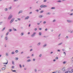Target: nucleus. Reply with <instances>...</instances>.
<instances>
[{
  "instance_id": "f257e3e1",
  "label": "nucleus",
  "mask_w": 73,
  "mask_h": 73,
  "mask_svg": "<svg viewBox=\"0 0 73 73\" xmlns=\"http://www.w3.org/2000/svg\"><path fill=\"white\" fill-rule=\"evenodd\" d=\"M12 17H13V15H10L8 17V20H11Z\"/></svg>"
},
{
  "instance_id": "f03ea898",
  "label": "nucleus",
  "mask_w": 73,
  "mask_h": 73,
  "mask_svg": "<svg viewBox=\"0 0 73 73\" xmlns=\"http://www.w3.org/2000/svg\"><path fill=\"white\" fill-rule=\"evenodd\" d=\"M68 32L71 34L73 33V30L72 29H70L68 30Z\"/></svg>"
},
{
  "instance_id": "7ed1b4c3",
  "label": "nucleus",
  "mask_w": 73,
  "mask_h": 73,
  "mask_svg": "<svg viewBox=\"0 0 73 73\" xmlns=\"http://www.w3.org/2000/svg\"><path fill=\"white\" fill-rule=\"evenodd\" d=\"M15 20V18H13L10 21V24H11V23H12L13 22V21H14V20Z\"/></svg>"
},
{
  "instance_id": "20e7f679",
  "label": "nucleus",
  "mask_w": 73,
  "mask_h": 73,
  "mask_svg": "<svg viewBox=\"0 0 73 73\" xmlns=\"http://www.w3.org/2000/svg\"><path fill=\"white\" fill-rule=\"evenodd\" d=\"M36 34V33L34 32L31 35V37H33L34 36H35V35Z\"/></svg>"
},
{
  "instance_id": "39448f33",
  "label": "nucleus",
  "mask_w": 73,
  "mask_h": 73,
  "mask_svg": "<svg viewBox=\"0 0 73 73\" xmlns=\"http://www.w3.org/2000/svg\"><path fill=\"white\" fill-rule=\"evenodd\" d=\"M66 21L68 23H72V21L71 20H66Z\"/></svg>"
},
{
  "instance_id": "423d86ee",
  "label": "nucleus",
  "mask_w": 73,
  "mask_h": 73,
  "mask_svg": "<svg viewBox=\"0 0 73 73\" xmlns=\"http://www.w3.org/2000/svg\"><path fill=\"white\" fill-rule=\"evenodd\" d=\"M6 63H5V62H4V63H3V64H5V65H7V64H8V60H7L6 61Z\"/></svg>"
},
{
  "instance_id": "0eeeda50",
  "label": "nucleus",
  "mask_w": 73,
  "mask_h": 73,
  "mask_svg": "<svg viewBox=\"0 0 73 73\" xmlns=\"http://www.w3.org/2000/svg\"><path fill=\"white\" fill-rule=\"evenodd\" d=\"M5 56L6 57H8L9 56V54L8 52H6L5 53Z\"/></svg>"
},
{
  "instance_id": "6e6552de",
  "label": "nucleus",
  "mask_w": 73,
  "mask_h": 73,
  "mask_svg": "<svg viewBox=\"0 0 73 73\" xmlns=\"http://www.w3.org/2000/svg\"><path fill=\"white\" fill-rule=\"evenodd\" d=\"M65 73H72V72L69 71H66Z\"/></svg>"
},
{
  "instance_id": "1a4fd4ad",
  "label": "nucleus",
  "mask_w": 73,
  "mask_h": 73,
  "mask_svg": "<svg viewBox=\"0 0 73 73\" xmlns=\"http://www.w3.org/2000/svg\"><path fill=\"white\" fill-rule=\"evenodd\" d=\"M29 18V16L26 17L25 19V20H28Z\"/></svg>"
},
{
  "instance_id": "9d476101",
  "label": "nucleus",
  "mask_w": 73,
  "mask_h": 73,
  "mask_svg": "<svg viewBox=\"0 0 73 73\" xmlns=\"http://www.w3.org/2000/svg\"><path fill=\"white\" fill-rule=\"evenodd\" d=\"M22 12H23V11L21 10V11H19V12L18 13V15H19V14H20V13H22Z\"/></svg>"
},
{
  "instance_id": "9b49d317",
  "label": "nucleus",
  "mask_w": 73,
  "mask_h": 73,
  "mask_svg": "<svg viewBox=\"0 0 73 73\" xmlns=\"http://www.w3.org/2000/svg\"><path fill=\"white\" fill-rule=\"evenodd\" d=\"M42 17H43V15H40L38 16V17L40 19V18H42Z\"/></svg>"
},
{
  "instance_id": "f8f14e48",
  "label": "nucleus",
  "mask_w": 73,
  "mask_h": 73,
  "mask_svg": "<svg viewBox=\"0 0 73 73\" xmlns=\"http://www.w3.org/2000/svg\"><path fill=\"white\" fill-rule=\"evenodd\" d=\"M5 39L6 41H7L8 39V36H6L5 38Z\"/></svg>"
},
{
  "instance_id": "ddd939ff",
  "label": "nucleus",
  "mask_w": 73,
  "mask_h": 73,
  "mask_svg": "<svg viewBox=\"0 0 73 73\" xmlns=\"http://www.w3.org/2000/svg\"><path fill=\"white\" fill-rule=\"evenodd\" d=\"M62 70L63 72H65V67H64L63 68Z\"/></svg>"
},
{
  "instance_id": "4468645a",
  "label": "nucleus",
  "mask_w": 73,
  "mask_h": 73,
  "mask_svg": "<svg viewBox=\"0 0 73 73\" xmlns=\"http://www.w3.org/2000/svg\"><path fill=\"white\" fill-rule=\"evenodd\" d=\"M24 33L22 32L21 34V36H23V35H24Z\"/></svg>"
},
{
  "instance_id": "2eb2a0df",
  "label": "nucleus",
  "mask_w": 73,
  "mask_h": 73,
  "mask_svg": "<svg viewBox=\"0 0 73 73\" xmlns=\"http://www.w3.org/2000/svg\"><path fill=\"white\" fill-rule=\"evenodd\" d=\"M55 22H56V19H54L52 21V23H54Z\"/></svg>"
},
{
  "instance_id": "dca6fc26",
  "label": "nucleus",
  "mask_w": 73,
  "mask_h": 73,
  "mask_svg": "<svg viewBox=\"0 0 73 73\" xmlns=\"http://www.w3.org/2000/svg\"><path fill=\"white\" fill-rule=\"evenodd\" d=\"M44 5H40V8H44Z\"/></svg>"
},
{
  "instance_id": "f3484780",
  "label": "nucleus",
  "mask_w": 73,
  "mask_h": 73,
  "mask_svg": "<svg viewBox=\"0 0 73 73\" xmlns=\"http://www.w3.org/2000/svg\"><path fill=\"white\" fill-rule=\"evenodd\" d=\"M5 69H6V68L5 67H3L2 68V70H5Z\"/></svg>"
},
{
  "instance_id": "a211bd4d",
  "label": "nucleus",
  "mask_w": 73,
  "mask_h": 73,
  "mask_svg": "<svg viewBox=\"0 0 73 73\" xmlns=\"http://www.w3.org/2000/svg\"><path fill=\"white\" fill-rule=\"evenodd\" d=\"M41 44V42H39L37 44V46H40Z\"/></svg>"
},
{
  "instance_id": "6ab92c4d",
  "label": "nucleus",
  "mask_w": 73,
  "mask_h": 73,
  "mask_svg": "<svg viewBox=\"0 0 73 73\" xmlns=\"http://www.w3.org/2000/svg\"><path fill=\"white\" fill-rule=\"evenodd\" d=\"M15 52L16 53H19V50H15Z\"/></svg>"
},
{
  "instance_id": "aec40b11",
  "label": "nucleus",
  "mask_w": 73,
  "mask_h": 73,
  "mask_svg": "<svg viewBox=\"0 0 73 73\" xmlns=\"http://www.w3.org/2000/svg\"><path fill=\"white\" fill-rule=\"evenodd\" d=\"M42 34V33H41V32H39V36H41Z\"/></svg>"
},
{
  "instance_id": "412c9836",
  "label": "nucleus",
  "mask_w": 73,
  "mask_h": 73,
  "mask_svg": "<svg viewBox=\"0 0 73 73\" xmlns=\"http://www.w3.org/2000/svg\"><path fill=\"white\" fill-rule=\"evenodd\" d=\"M13 30L14 31H17V30L16 29L14 28H13Z\"/></svg>"
},
{
  "instance_id": "4be33fe9",
  "label": "nucleus",
  "mask_w": 73,
  "mask_h": 73,
  "mask_svg": "<svg viewBox=\"0 0 73 73\" xmlns=\"http://www.w3.org/2000/svg\"><path fill=\"white\" fill-rule=\"evenodd\" d=\"M46 15H50V12H49L46 13Z\"/></svg>"
},
{
  "instance_id": "5701e85b",
  "label": "nucleus",
  "mask_w": 73,
  "mask_h": 73,
  "mask_svg": "<svg viewBox=\"0 0 73 73\" xmlns=\"http://www.w3.org/2000/svg\"><path fill=\"white\" fill-rule=\"evenodd\" d=\"M5 27L3 28V29L1 30L2 32L4 31V30H5Z\"/></svg>"
},
{
  "instance_id": "b1692460",
  "label": "nucleus",
  "mask_w": 73,
  "mask_h": 73,
  "mask_svg": "<svg viewBox=\"0 0 73 73\" xmlns=\"http://www.w3.org/2000/svg\"><path fill=\"white\" fill-rule=\"evenodd\" d=\"M4 10L5 11H7L8 10V9L7 8H5V9Z\"/></svg>"
},
{
  "instance_id": "393cba45",
  "label": "nucleus",
  "mask_w": 73,
  "mask_h": 73,
  "mask_svg": "<svg viewBox=\"0 0 73 73\" xmlns=\"http://www.w3.org/2000/svg\"><path fill=\"white\" fill-rule=\"evenodd\" d=\"M34 72L35 73H36L37 72V69L35 68L34 69Z\"/></svg>"
},
{
  "instance_id": "a878e982",
  "label": "nucleus",
  "mask_w": 73,
  "mask_h": 73,
  "mask_svg": "<svg viewBox=\"0 0 73 73\" xmlns=\"http://www.w3.org/2000/svg\"><path fill=\"white\" fill-rule=\"evenodd\" d=\"M30 61H31V59H29L27 60V62H30Z\"/></svg>"
},
{
  "instance_id": "bb28decb",
  "label": "nucleus",
  "mask_w": 73,
  "mask_h": 73,
  "mask_svg": "<svg viewBox=\"0 0 73 73\" xmlns=\"http://www.w3.org/2000/svg\"><path fill=\"white\" fill-rule=\"evenodd\" d=\"M56 9V8H55V7H52L51 9Z\"/></svg>"
},
{
  "instance_id": "cd10ccee",
  "label": "nucleus",
  "mask_w": 73,
  "mask_h": 73,
  "mask_svg": "<svg viewBox=\"0 0 73 73\" xmlns=\"http://www.w3.org/2000/svg\"><path fill=\"white\" fill-rule=\"evenodd\" d=\"M47 45V44H46L43 46V47H45V46H46Z\"/></svg>"
},
{
  "instance_id": "c85d7f7f",
  "label": "nucleus",
  "mask_w": 73,
  "mask_h": 73,
  "mask_svg": "<svg viewBox=\"0 0 73 73\" xmlns=\"http://www.w3.org/2000/svg\"><path fill=\"white\" fill-rule=\"evenodd\" d=\"M62 44V42H61L60 43H59L58 44V46H59V45H61Z\"/></svg>"
},
{
  "instance_id": "c756f323",
  "label": "nucleus",
  "mask_w": 73,
  "mask_h": 73,
  "mask_svg": "<svg viewBox=\"0 0 73 73\" xmlns=\"http://www.w3.org/2000/svg\"><path fill=\"white\" fill-rule=\"evenodd\" d=\"M18 59H19V58H18V57H16V58H15V60H18Z\"/></svg>"
},
{
  "instance_id": "7c9ffc66",
  "label": "nucleus",
  "mask_w": 73,
  "mask_h": 73,
  "mask_svg": "<svg viewBox=\"0 0 73 73\" xmlns=\"http://www.w3.org/2000/svg\"><path fill=\"white\" fill-rule=\"evenodd\" d=\"M57 3H61V0H59L56 1Z\"/></svg>"
},
{
  "instance_id": "2f4dec72",
  "label": "nucleus",
  "mask_w": 73,
  "mask_h": 73,
  "mask_svg": "<svg viewBox=\"0 0 73 73\" xmlns=\"http://www.w3.org/2000/svg\"><path fill=\"white\" fill-rule=\"evenodd\" d=\"M8 9L9 10H10V9H12V6H11L10 7H9L8 8Z\"/></svg>"
},
{
  "instance_id": "473e14b6",
  "label": "nucleus",
  "mask_w": 73,
  "mask_h": 73,
  "mask_svg": "<svg viewBox=\"0 0 73 73\" xmlns=\"http://www.w3.org/2000/svg\"><path fill=\"white\" fill-rule=\"evenodd\" d=\"M9 32H12V29H9Z\"/></svg>"
},
{
  "instance_id": "72a5a7b5",
  "label": "nucleus",
  "mask_w": 73,
  "mask_h": 73,
  "mask_svg": "<svg viewBox=\"0 0 73 73\" xmlns=\"http://www.w3.org/2000/svg\"><path fill=\"white\" fill-rule=\"evenodd\" d=\"M44 12V10H42L40 12V13H43V12Z\"/></svg>"
},
{
  "instance_id": "f704fd0d",
  "label": "nucleus",
  "mask_w": 73,
  "mask_h": 73,
  "mask_svg": "<svg viewBox=\"0 0 73 73\" xmlns=\"http://www.w3.org/2000/svg\"><path fill=\"white\" fill-rule=\"evenodd\" d=\"M61 33H60L58 36V37H60V36H61Z\"/></svg>"
},
{
  "instance_id": "c9c22d12",
  "label": "nucleus",
  "mask_w": 73,
  "mask_h": 73,
  "mask_svg": "<svg viewBox=\"0 0 73 73\" xmlns=\"http://www.w3.org/2000/svg\"><path fill=\"white\" fill-rule=\"evenodd\" d=\"M11 54H15V52L13 51L11 53Z\"/></svg>"
},
{
  "instance_id": "e433bc0d",
  "label": "nucleus",
  "mask_w": 73,
  "mask_h": 73,
  "mask_svg": "<svg viewBox=\"0 0 73 73\" xmlns=\"http://www.w3.org/2000/svg\"><path fill=\"white\" fill-rule=\"evenodd\" d=\"M48 6L46 5H44V8H46V7H47Z\"/></svg>"
},
{
  "instance_id": "4c0bfd02",
  "label": "nucleus",
  "mask_w": 73,
  "mask_h": 73,
  "mask_svg": "<svg viewBox=\"0 0 73 73\" xmlns=\"http://www.w3.org/2000/svg\"><path fill=\"white\" fill-rule=\"evenodd\" d=\"M8 34H9V32H8L6 34V36H7V35H8Z\"/></svg>"
},
{
  "instance_id": "58836bf2",
  "label": "nucleus",
  "mask_w": 73,
  "mask_h": 73,
  "mask_svg": "<svg viewBox=\"0 0 73 73\" xmlns=\"http://www.w3.org/2000/svg\"><path fill=\"white\" fill-rule=\"evenodd\" d=\"M70 16H72L73 15V13H71L69 14Z\"/></svg>"
},
{
  "instance_id": "ea45409f",
  "label": "nucleus",
  "mask_w": 73,
  "mask_h": 73,
  "mask_svg": "<svg viewBox=\"0 0 73 73\" xmlns=\"http://www.w3.org/2000/svg\"><path fill=\"white\" fill-rule=\"evenodd\" d=\"M46 21H44L43 22V24H46Z\"/></svg>"
},
{
  "instance_id": "a19ab883",
  "label": "nucleus",
  "mask_w": 73,
  "mask_h": 73,
  "mask_svg": "<svg viewBox=\"0 0 73 73\" xmlns=\"http://www.w3.org/2000/svg\"><path fill=\"white\" fill-rule=\"evenodd\" d=\"M19 67L20 68H22V66H21V65L19 64Z\"/></svg>"
},
{
  "instance_id": "79ce46f5",
  "label": "nucleus",
  "mask_w": 73,
  "mask_h": 73,
  "mask_svg": "<svg viewBox=\"0 0 73 73\" xmlns=\"http://www.w3.org/2000/svg\"><path fill=\"white\" fill-rule=\"evenodd\" d=\"M12 64H13L14 65L15 64V63H14V61H12Z\"/></svg>"
},
{
  "instance_id": "37998d69",
  "label": "nucleus",
  "mask_w": 73,
  "mask_h": 73,
  "mask_svg": "<svg viewBox=\"0 0 73 73\" xmlns=\"http://www.w3.org/2000/svg\"><path fill=\"white\" fill-rule=\"evenodd\" d=\"M41 56H42V54H40L39 55V57H41Z\"/></svg>"
},
{
  "instance_id": "c03bdc74",
  "label": "nucleus",
  "mask_w": 73,
  "mask_h": 73,
  "mask_svg": "<svg viewBox=\"0 0 73 73\" xmlns=\"http://www.w3.org/2000/svg\"><path fill=\"white\" fill-rule=\"evenodd\" d=\"M63 54H65V55H66V53H65V52H63Z\"/></svg>"
},
{
  "instance_id": "a18cd8bd",
  "label": "nucleus",
  "mask_w": 73,
  "mask_h": 73,
  "mask_svg": "<svg viewBox=\"0 0 73 73\" xmlns=\"http://www.w3.org/2000/svg\"><path fill=\"white\" fill-rule=\"evenodd\" d=\"M66 62L65 61H64L63 62V64H66Z\"/></svg>"
},
{
  "instance_id": "49530a36",
  "label": "nucleus",
  "mask_w": 73,
  "mask_h": 73,
  "mask_svg": "<svg viewBox=\"0 0 73 73\" xmlns=\"http://www.w3.org/2000/svg\"><path fill=\"white\" fill-rule=\"evenodd\" d=\"M35 60H36V59H35V58H33V61H35Z\"/></svg>"
},
{
  "instance_id": "de8ad7c7",
  "label": "nucleus",
  "mask_w": 73,
  "mask_h": 73,
  "mask_svg": "<svg viewBox=\"0 0 73 73\" xmlns=\"http://www.w3.org/2000/svg\"><path fill=\"white\" fill-rule=\"evenodd\" d=\"M55 59L56 60H58V57H56L55 58Z\"/></svg>"
},
{
  "instance_id": "09e8293b",
  "label": "nucleus",
  "mask_w": 73,
  "mask_h": 73,
  "mask_svg": "<svg viewBox=\"0 0 73 73\" xmlns=\"http://www.w3.org/2000/svg\"><path fill=\"white\" fill-rule=\"evenodd\" d=\"M37 28H36L34 29V31H37Z\"/></svg>"
},
{
  "instance_id": "8fccbe9b",
  "label": "nucleus",
  "mask_w": 73,
  "mask_h": 73,
  "mask_svg": "<svg viewBox=\"0 0 73 73\" xmlns=\"http://www.w3.org/2000/svg\"><path fill=\"white\" fill-rule=\"evenodd\" d=\"M14 68L15 67L14 66H12L11 67V69H14Z\"/></svg>"
},
{
  "instance_id": "3c124183",
  "label": "nucleus",
  "mask_w": 73,
  "mask_h": 73,
  "mask_svg": "<svg viewBox=\"0 0 73 73\" xmlns=\"http://www.w3.org/2000/svg\"><path fill=\"white\" fill-rule=\"evenodd\" d=\"M55 73H59V72L58 71H57L55 72Z\"/></svg>"
},
{
  "instance_id": "603ef678",
  "label": "nucleus",
  "mask_w": 73,
  "mask_h": 73,
  "mask_svg": "<svg viewBox=\"0 0 73 73\" xmlns=\"http://www.w3.org/2000/svg\"><path fill=\"white\" fill-rule=\"evenodd\" d=\"M37 24L38 25H39L40 24V23H37Z\"/></svg>"
},
{
  "instance_id": "864d4df0",
  "label": "nucleus",
  "mask_w": 73,
  "mask_h": 73,
  "mask_svg": "<svg viewBox=\"0 0 73 73\" xmlns=\"http://www.w3.org/2000/svg\"><path fill=\"white\" fill-rule=\"evenodd\" d=\"M35 11H36V12H38V11H39V10H38V9H37V10H35Z\"/></svg>"
},
{
  "instance_id": "5fc2aeb1",
  "label": "nucleus",
  "mask_w": 73,
  "mask_h": 73,
  "mask_svg": "<svg viewBox=\"0 0 73 73\" xmlns=\"http://www.w3.org/2000/svg\"><path fill=\"white\" fill-rule=\"evenodd\" d=\"M18 20L19 21H20L21 19L20 18H18Z\"/></svg>"
},
{
  "instance_id": "6e6d98bb",
  "label": "nucleus",
  "mask_w": 73,
  "mask_h": 73,
  "mask_svg": "<svg viewBox=\"0 0 73 73\" xmlns=\"http://www.w3.org/2000/svg\"><path fill=\"white\" fill-rule=\"evenodd\" d=\"M16 72V70H13V72Z\"/></svg>"
},
{
  "instance_id": "4d7b16f0",
  "label": "nucleus",
  "mask_w": 73,
  "mask_h": 73,
  "mask_svg": "<svg viewBox=\"0 0 73 73\" xmlns=\"http://www.w3.org/2000/svg\"><path fill=\"white\" fill-rule=\"evenodd\" d=\"M48 30V29L46 28L45 29V31H46Z\"/></svg>"
},
{
  "instance_id": "13d9d810",
  "label": "nucleus",
  "mask_w": 73,
  "mask_h": 73,
  "mask_svg": "<svg viewBox=\"0 0 73 73\" xmlns=\"http://www.w3.org/2000/svg\"><path fill=\"white\" fill-rule=\"evenodd\" d=\"M73 9H72L70 10L71 12H73Z\"/></svg>"
},
{
  "instance_id": "bf43d9fd",
  "label": "nucleus",
  "mask_w": 73,
  "mask_h": 73,
  "mask_svg": "<svg viewBox=\"0 0 73 73\" xmlns=\"http://www.w3.org/2000/svg\"><path fill=\"white\" fill-rule=\"evenodd\" d=\"M18 1V0H14V2H15V1Z\"/></svg>"
},
{
  "instance_id": "052dcab7",
  "label": "nucleus",
  "mask_w": 73,
  "mask_h": 73,
  "mask_svg": "<svg viewBox=\"0 0 73 73\" xmlns=\"http://www.w3.org/2000/svg\"><path fill=\"white\" fill-rule=\"evenodd\" d=\"M66 39H68V36H66Z\"/></svg>"
},
{
  "instance_id": "680f3d73",
  "label": "nucleus",
  "mask_w": 73,
  "mask_h": 73,
  "mask_svg": "<svg viewBox=\"0 0 73 73\" xmlns=\"http://www.w3.org/2000/svg\"><path fill=\"white\" fill-rule=\"evenodd\" d=\"M3 35H1V38H3Z\"/></svg>"
},
{
  "instance_id": "e2e57ef3",
  "label": "nucleus",
  "mask_w": 73,
  "mask_h": 73,
  "mask_svg": "<svg viewBox=\"0 0 73 73\" xmlns=\"http://www.w3.org/2000/svg\"><path fill=\"white\" fill-rule=\"evenodd\" d=\"M39 30H42V28H39Z\"/></svg>"
},
{
  "instance_id": "0e129e2a",
  "label": "nucleus",
  "mask_w": 73,
  "mask_h": 73,
  "mask_svg": "<svg viewBox=\"0 0 73 73\" xmlns=\"http://www.w3.org/2000/svg\"><path fill=\"white\" fill-rule=\"evenodd\" d=\"M46 1H47V0H44L43 1H44V2H46Z\"/></svg>"
},
{
  "instance_id": "69168bd1",
  "label": "nucleus",
  "mask_w": 73,
  "mask_h": 73,
  "mask_svg": "<svg viewBox=\"0 0 73 73\" xmlns=\"http://www.w3.org/2000/svg\"><path fill=\"white\" fill-rule=\"evenodd\" d=\"M23 53H24V52H23V51L21 52V54H23Z\"/></svg>"
},
{
  "instance_id": "338daca9",
  "label": "nucleus",
  "mask_w": 73,
  "mask_h": 73,
  "mask_svg": "<svg viewBox=\"0 0 73 73\" xmlns=\"http://www.w3.org/2000/svg\"><path fill=\"white\" fill-rule=\"evenodd\" d=\"M60 50H57V52H60Z\"/></svg>"
},
{
  "instance_id": "774afa93",
  "label": "nucleus",
  "mask_w": 73,
  "mask_h": 73,
  "mask_svg": "<svg viewBox=\"0 0 73 73\" xmlns=\"http://www.w3.org/2000/svg\"><path fill=\"white\" fill-rule=\"evenodd\" d=\"M27 58H30V57L29 56H28L27 57Z\"/></svg>"
}]
</instances>
